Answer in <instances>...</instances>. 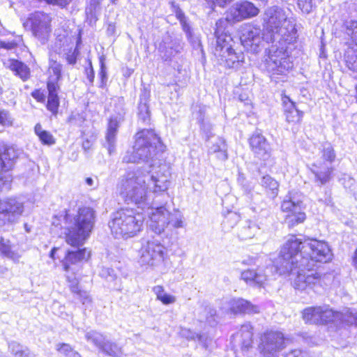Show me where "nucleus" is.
<instances>
[{
  "label": "nucleus",
  "instance_id": "nucleus-1",
  "mask_svg": "<svg viewBox=\"0 0 357 357\" xmlns=\"http://www.w3.org/2000/svg\"><path fill=\"white\" fill-rule=\"evenodd\" d=\"M264 39L267 43L278 42L280 47L273 45L269 49L266 65L268 69L276 74H282L291 68L287 59L286 47L282 43L291 44L298 38L296 24L289 18L284 9L278 6L267 8L264 15Z\"/></svg>",
  "mask_w": 357,
  "mask_h": 357
},
{
  "label": "nucleus",
  "instance_id": "nucleus-2",
  "mask_svg": "<svg viewBox=\"0 0 357 357\" xmlns=\"http://www.w3.org/2000/svg\"><path fill=\"white\" fill-rule=\"evenodd\" d=\"M309 238H298L296 235L287 236L280 254L275 261V267L280 274L295 272L297 275L294 280L295 289L303 291L312 284H321V279L316 274H303V266H310L312 261L305 257V243Z\"/></svg>",
  "mask_w": 357,
  "mask_h": 357
},
{
  "label": "nucleus",
  "instance_id": "nucleus-3",
  "mask_svg": "<svg viewBox=\"0 0 357 357\" xmlns=\"http://www.w3.org/2000/svg\"><path fill=\"white\" fill-rule=\"evenodd\" d=\"M149 188H151V184L146 183L144 172L140 169L126 173L119 185V193L124 201L133 203L142 208H150Z\"/></svg>",
  "mask_w": 357,
  "mask_h": 357
},
{
  "label": "nucleus",
  "instance_id": "nucleus-4",
  "mask_svg": "<svg viewBox=\"0 0 357 357\" xmlns=\"http://www.w3.org/2000/svg\"><path fill=\"white\" fill-rule=\"evenodd\" d=\"M135 137L132 151H127L123 158L124 162H149L165 151V146L160 138L152 129H143Z\"/></svg>",
  "mask_w": 357,
  "mask_h": 357
},
{
  "label": "nucleus",
  "instance_id": "nucleus-5",
  "mask_svg": "<svg viewBox=\"0 0 357 357\" xmlns=\"http://www.w3.org/2000/svg\"><path fill=\"white\" fill-rule=\"evenodd\" d=\"M227 26V21L225 19H219L215 23L214 35L216 45L214 55L220 65L228 68L238 69L244 63V55L242 52H237L234 50V41L226 32Z\"/></svg>",
  "mask_w": 357,
  "mask_h": 357
},
{
  "label": "nucleus",
  "instance_id": "nucleus-6",
  "mask_svg": "<svg viewBox=\"0 0 357 357\" xmlns=\"http://www.w3.org/2000/svg\"><path fill=\"white\" fill-rule=\"evenodd\" d=\"M65 220L68 224L66 242L73 247L82 245L93 227L94 211L89 207L79 208L77 215L72 217L67 213Z\"/></svg>",
  "mask_w": 357,
  "mask_h": 357
},
{
  "label": "nucleus",
  "instance_id": "nucleus-7",
  "mask_svg": "<svg viewBox=\"0 0 357 357\" xmlns=\"http://www.w3.org/2000/svg\"><path fill=\"white\" fill-rule=\"evenodd\" d=\"M144 216L132 208H121L112 214L109 227L115 238L135 236L142 228Z\"/></svg>",
  "mask_w": 357,
  "mask_h": 357
},
{
  "label": "nucleus",
  "instance_id": "nucleus-8",
  "mask_svg": "<svg viewBox=\"0 0 357 357\" xmlns=\"http://www.w3.org/2000/svg\"><path fill=\"white\" fill-rule=\"evenodd\" d=\"M305 247L307 248V253L305 257H308V260L312 261V264L310 266H303V274H316L321 279V284H316L307 287L309 289L317 288L318 286L322 287L326 284L325 280L326 275L321 276L318 273H314L313 268L315 266V264L317 261L319 262H327L331 259V252L328 245L324 241H317L316 239H308V241L305 243Z\"/></svg>",
  "mask_w": 357,
  "mask_h": 357
},
{
  "label": "nucleus",
  "instance_id": "nucleus-9",
  "mask_svg": "<svg viewBox=\"0 0 357 357\" xmlns=\"http://www.w3.org/2000/svg\"><path fill=\"white\" fill-rule=\"evenodd\" d=\"M321 158L312 164L311 172L315 176V182L319 185H325L332 178L333 167L331 163L335 160L336 155L330 144L323 145Z\"/></svg>",
  "mask_w": 357,
  "mask_h": 357
},
{
  "label": "nucleus",
  "instance_id": "nucleus-10",
  "mask_svg": "<svg viewBox=\"0 0 357 357\" xmlns=\"http://www.w3.org/2000/svg\"><path fill=\"white\" fill-rule=\"evenodd\" d=\"M306 322L316 324H326L333 322L338 325V317H341L340 312H335L328 306H319L306 308L303 314Z\"/></svg>",
  "mask_w": 357,
  "mask_h": 357
},
{
  "label": "nucleus",
  "instance_id": "nucleus-11",
  "mask_svg": "<svg viewBox=\"0 0 357 357\" xmlns=\"http://www.w3.org/2000/svg\"><path fill=\"white\" fill-rule=\"evenodd\" d=\"M283 333L278 331H270L264 333L261 338L259 349L264 357H275L285 347Z\"/></svg>",
  "mask_w": 357,
  "mask_h": 357
},
{
  "label": "nucleus",
  "instance_id": "nucleus-12",
  "mask_svg": "<svg viewBox=\"0 0 357 357\" xmlns=\"http://www.w3.org/2000/svg\"><path fill=\"white\" fill-rule=\"evenodd\" d=\"M281 210L286 213L284 223L289 228H292L302 223L305 220V213L303 211L302 202L296 200L289 196L281 204Z\"/></svg>",
  "mask_w": 357,
  "mask_h": 357
},
{
  "label": "nucleus",
  "instance_id": "nucleus-13",
  "mask_svg": "<svg viewBox=\"0 0 357 357\" xmlns=\"http://www.w3.org/2000/svg\"><path fill=\"white\" fill-rule=\"evenodd\" d=\"M142 265L155 266L163 260L164 247L156 241H148L142 248Z\"/></svg>",
  "mask_w": 357,
  "mask_h": 357
},
{
  "label": "nucleus",
  "instance_id": "nucleus-14",
  "mask_svg": "<svg viewBox=\"0 0 357 357\" xmlns=\"http://www.w3.org/2000/svg\"><path fill=\"white\" fill-rule=\"evenodd\" d=\"M253 327L250 323L241 325L239 331L231 337V343L235 352H247L252 348Z\"/></svg>",
  "mask_w": 357,
  "mask_h": 357
},
{
  "label": "nucleus",
  "instance_id": "nucleus-15",
  "mask_svg": "<svg viewBox=\"0 0 357 357\" xmlns=\"http://www.w3.org/2000/svg\"><path fill=\"white\" fill-rule=\"evenodd\" d=\"M29 21L33 35L44 43L51 32V17L46 13L36 12Z\"/></svg>",
  "mask_w": 357,
  "mask_h": 357
},
{
  "label": "nucleus",
  "instance_id": "nucleus-16",
  "mask_svg": "<svg viewBox=\"0 0 357 357\" xmlns=\"http://www.w3.org/2000/svg\"><path fill=\"white\" fill-rule=\"evenodd\" d=\"M183 45L181 37L173 36L166 33L159 44L158 51L164 61H171L174 56L181 53Z\"/></svg>",
  "mask_w": 357,
  "mask_h": 357
},
{
  "label": "nucleus",
  "instance_id": "nucleus-17",
  "mask_svg": "<svg viewBox=\"0 0 357 357\" xmlns=\"http://www.w3.org/2000/svg\"><path fill=\"white\" fill-rule=\"evenodd\" d=\"M259 9L250 1L236 3L229 8L227 17V24L229 21L240 22L244 19L255 17L258 15Z\"/></svg>",
  "mask_w": 357,
  "mask_h": 357
},
{
  "label": "nucleus",
  "instance_id": "nucleus-18",
  "mask_svg": "<svg viewBox=\"0 0 357 357\" xmlns=\"http://www.w3.org/2000/svg\"><path fill=\"white\" fill-rule=\"evenodd\" d=\"M241 31V42L244 47L250 49L251 51L257 52L261 42L265 41L264 33L257 26L245 24Z\"/></svg>",
  "mask_w": 357,
  "mask_h": 357
},
{
  "label": "nucleus",
  "instance_id": "nucleus-19",
  "mask_svg": "<svg viewBox=\"0 0 357 357\" xmlns=\"http://www.w3.org/2000/svg\"><path fill=\"white\" fill-rule=\"evenodd\" d=\"M24 211V206L16 199H7L0 201V215L8 222L18 220Z\"/></svg>",
  "mask_w": 357,
  "mask_h": 357
},
{
  "label": "nucleus",
  "instance_id": "nucleus-20",
  "mask_svg": "<svg viewBox=\"0 0 357 357\" xmlns=\"http://www.w3.org/2000/svg\"><path fill=\"white\" fill-rule=\"evenodd\" d=\"M169 211L165 206H152L149 213V228L154 233L160 234L168 227Z\"/></svg>",
  "mask_w": 357,
  "mask_h": 357
},
{
  "label": "nucleus",
  "instance_id": "nucleus-21",
  "mask_svg": "<svg viewBox=\"0 0 357 357\" xmlns=\"http://www.w3.org/2000/svg\"><path fill=\"white\" fill-rule=\"evenodd\" d=\"M124 120L123 114L119 113L109 119L103 146L107 149L109 155L116 152V135L121 123Z\"/></svg>",
  "mask_w": 357,
  "mask_h": 357
},
{
  "label": "nucleus",
  "instance_id": "nucleus-22",
  "mask_svg": "<svg viewBox=\"0 0 357 357\" xmlns=\"http://www.w3.org/2000/svg\"><path fill=\"white\" fill-rule=\"evenodd\" d=\"M18 155V151L12 146L0 147V177L11 175L9 172L13 168Z\"/></svg>",
  "mask_w": 357,
  "mask_h": 357
},
{
  "label": "nucleus",
  "instance_id": "nucleus-23",
  "mask_svg": "<svg viewBox=\"0 0 357 357\" xmlns=\"http://www.w3.org/2000/svg\"><path fill=\"white\" fill-rule=\"evenodd\" d=\"M162 167H160V171L151 173L150 171L144 172V176L146 177V183H150L151 188L153 193L165 192L169 184L168 176L165 173H161Z\"/></svg>",
  "mask_w": 357,
  "mask_h": 357
},
{
  "label": "nucleus",
  "instance_id": "nucleus-24",
  "mask_svg": "<svg viewBox=\"0 0 357 357\" xmlns=\"http://www.w3.org/2000/svg\"><path fill=\"white\" fill-rule=\"evenodd\" d=\"M249 144L256 157L266 160L270 156V144L261 133L255 132L249 139Z\"/></svg>",
  "mask_w": 357,
  "mask_h": 357
},
{
  "label": "nucleus",
  "instance_id": "nucleus-25",
  "mask_svg": "<svg viewBox=\"0 0 357 357\" xmlns=\"http://www.w3.org/2000/svg\"><path fill=\"white\" fill-rule=\"evenodd\" d=\"M171 4L172 11L175 13L176 18L179 20L182 29L185 33L189 42L194 46V47H199L201 45L200 40L198 37L195 36L192 33L191 26L184 13L174 2H172Z\"/></svg>",
  "mask_w": 357,
  "mask_h": 357
},
{
  "label": "nucleus",
  "instance_id": "nucleus-26",
  "mask_svg": "<svg viewBox=\"0 0 357 357\" xmlns=\"http://www.w3.org/2000/svg\"><path fill=\"white\" fill-rule=\"evenodd\" d=\"M89 257V252H87L85 248L68 251L65 258L61 261L63 270L66 272L75 271L74 266H76L82 260L88 259Z\"/></svg>",
  "mask_w": 357,
  "mask_h": 357
},
{
  "label": "nucleus",
  "instance_id": "nucleus-27",
  "mask_svg": "<svg viewBox=\"0 0 357 357\" xmlns=\"http://www.w3.org/2000/svg\"><path fill=\"white\" fill-rule=\"evenodd\" d=\"M241 279L250 285L261 287L266 281L267 275L261 268L248 269L241 273Z\"/></svg>",
  "mask_w": 357,
  "mask_h": 357
},
{
  "label": "nucleus",
  "instance_id": "nucleus-28",
  "mask_svg": "<svg viewBox=\"0 0 357 357\" xmlns=\"http://www.w3.org/2000/svg\"><path fill=\"white\" fill-rule=\"evenodd\" d=\"M15 248V245L11 243L10 240L3 237L0 238V255L17 264L21 258V255Z\"/></svg>",
  "mask_w": 357,
  "mask_h": 357
},
{
  "label": "nucleus",
  "instance_id": "nucleus-29",
  "mask_svg": "<svg viewBox=\"0 0 357 357\" xmlns=\"http://www.w3.org/2000/svg\"><path fill=\"white\" fill-rule=\"evenodd\" d=\"M59 86L55 82H47L48 98L47 108L54 114H57L59 106Z\"/></svg>",
  "mask_w": 357,
  "mask_h": 357
},
{
  "label": "nucleus",
  "instance_id": "nucleus-30",
  "mask_svg": "<svg viewBox=\"0 0 357 357\" xmlns=\"http://www.w3.org/2000/svg\"><path fill=\"white\" fill-rule=\"evenodd\" d=\"M210 154H215L216 158L222 161L228 159L227 145L223 138L218 137L208 149Z\"/></svg>",
  "mask_w": 357,
  "mask_h": 357
},
{
  "label": "nucleus",
  "instance_id": "nucleus-31",
  "mask_svg": "<svg viewBox=\"0 0 357 357\" xmlns=\"http://www.w3.org/2000/svg\"><path fill=\"white\" fill-rule=\"evenodd\" d=\"M231 310L234 313H257L259 308L257 306L251 304L243 298L235 299L231 303Z\"/></svg>",
  "mask_w": 357,
  "mask_h": 357
},
{
  "label": "nucleus",
  "instance_id": "nucleus-32",
  "mask_svg": "<svg viewBox=\"0 0 357 357\" xmlns=\"http://www.w3.org/2000/svg\"><path fill=\"white\" fill-rule=\"evenodd\" d=\"M148 96L144 94L140 96L138 105V117L139 121L144 125H148L151 121V112L148 105Z\"/></svg>",
  "mask_w": 357,
  "mask_h": 357
},
{
  "label": "nucleus",
  "instance_id": "nucleus-33",
  "mask_svg": "<svg viewBox=\"0 0 357 357\" xmlns=\"http://www.w3.org/2000/svg\"><path fill=\"white\" fill-rule=\"evenodd\" d=\"M259 227L250 220H245L241 223L238 229V236L241 240L252 238L258 231Z\"/></svg>",
  "mask_w": 357,
  "mask_h": 357
},
{
  "label": "nucleus",
  "instance_id": "nucleus-34",
  "mask_svg": "<svg viewBox=\"0 0 357 357\" xmlns=\"http://www.w3.org/2000/svg\"><path fill=\"white\" fill-rule=\"evenodd\" d=\"M8 67L15 73L23 81H26L29 78V68L22 62L17 60L12 59L8 61Z\"/></svg>",
  "mask_w": 357,
  "mask_h": 357
},
{
  "label": "nucleus",
  "instance_id": "nucleus-35",
  "mask_svg": "<svg viewBox=\"0 0 357 357\" xmlns=\"http://www.w3.org/2000/svg\"><path fill=\"white\" fill-rule=\"evenodd\" d=\"M260 184L266 190V193L273 198L278 195L279 183L271 176H264L261 179Z\"/></svg>",
  "mask_w": 357,
  "mask_h": 357
},
{
  "label": "nucleus",
  "instance_id": "nucleus-36",
  "mask_svg": "<svg viewBox=\"0 0 357 357\" xmlns=\"http://www.w3.org/2000/svg\"><path fill=\"white\" fill-rule=\"evenodd\" d=\"M8 349L15 357H36L28 347L15 341L8 344Z\"/></svg>",
  "mask_w": 357,
  "mask_h": 357
},
{
  "label": "nucleus",
  "instance_id": "nucleus-37",
  "mask_svg": "<svg viewBox=\"0 0 357 357\" xmlns=\"http://www.w3.org/2000/svg\"><path fill=\"white\" fill-rule=\"evenodd\" d=\"M284 114L287 121L292 123H299L303 116V112L298 110L293 102L285 106Z\"/></svg>",
  "mask_w": 357,
  "mask_h": 357
},
{
  "label": "nucleus",
  "instance_id": "nucleus-38",
  "mask_svg": "<svg viewBox=\"0 0 357 357\" xmlns=\"http://www.w3.org/2000/svg\"><path fill=\"white\" fill-rule=\"evenodd\" d=\"M338 317V325L345 324L357 327V311L354 309H347L340 312Z\"/></svg>",
  "mask_w": 357,
  "mask_h": 357
},
{
  "label": "nucleus",
  "instance_id": "nucleus-39",
  "mask_svg": "<svg viewBox=\"0 0 357 357\" xmlns=\"http://www.w3.org/2000/svg\"><path fill=\"white\" fill-rule=\"evenodd\" d=\"M153 291L156 295L157 299L160 300L163 304L168 305L176 301L175 297L166 294L163 287L160 285L154 287Z\"/></svg>",
  "mask_w": 357,
  "mask_h": 357
},
{
  "label": "nucleus",
  "instance_id": "nucleus-40",
  "mask_svg": "<svg viewBox=\"0 0 357 357\" xmlns=\"http://www.w3.org/2000/svg\"><path fill=\"white\" fill-rule=\"evenodd\" d=\"M168 227L172 228H181L183 227V215L178 211L169 212L168 214Z\"/></svg>",
  "mask_w": 357,
  "mask_h": 357
},
{
  "label": "nucleus",
  "instance_id": "nucleus-41",
  "mask_svg": "<svg viewBox=\"0 0 357 357\" xmlns=\"http://www.w3.org/2000/svg\"><path fill=\"white\" fill-rule=\"evenodd\" d=\"M103 352L111 356H117L121 353V349L116 343L104 341L100 349Z\"/></svg>",
  "mask_w": 357,
  "mask_h": 357
},
{
  "label": "nucleus",
  "instance_id": "nucleus-42",
  "mask_svg": "<svg viewBox=\"0 0 357 357\" xmlns=\"http://www.w3.org/2000/svg\"><path fill=\"white\" fill-rule=\"evenodd\" d=\"M181 334L183 337H185L188 340H197L199 342L202 344L203 347L205 349L208 348V344L206 343L207 337H206L204 335L196 334L186 328L182 329L181 331Z\"/></svg>",
  "mask_w": 357,
  "mask_h": 357
},
{
  "label": "nucleus",
  "instance_id": "nucleus-43",
  "mask_svg": "<svg viewBox=\"0 0 357 357\" xmlns=\"http://www.w3.org/2000/svg\"><path fill=\"white\" fill-rule=\"evenodd\" d=\"M85 337L88 342L93 343L97 347L100 349L105 341L103 335L95 331H91L85 334Z\"/></svg>",
  "mask_w": 357,
  "mask_h": 357
},
{
  "label": "nucleus",
  "instance_id": "nucleus-44",
  "mask_svg": "<svg viewBox=\"0 0 357 357\" xmlns=\"http://www.w3.org/2000/svg\"><path fill=\"white\" fill-rule=\"evenodd\" d=\"M240 220V216L235 212H229L225 217L222 225L225 228H233Z\"/></svg>",
  "mask_w": 357,
  "mask_h": 357
},
{
  "label": "nucleus",
  "instance_id": "nucleus-45",
  "mask_svg": "<svg viewBox=\"0 0 357 357\" xmlns=\"http://www.w3.org/2000/svg\"><path fill=\"white\" fill-rule=\"evenodd\" d=\"M347 33L357 45V20H351L347 25Z\"/></svg>",
  "mask_w": 357,
  "mask_h": 357
},
{
  "label": "nucleus",
  "instance_id": "nucleus-46",
  "mask_svg": "<svg viewBox=\"0 0 357 357\" xmlns=\"http://www.w3.org/2000/svg\"><path fill=\"white\" fill-rule=\"evenodd\" d=\"M100 69L98 73V77L100 79V88H104L106 85L107 81V68L105 66V64L104 63L103 59H100Z\"/></svg>",
  "mask_w": 357,
  "mask_h": 357
},
{
  "label": "nucleus",
  "instance_id": "nucleus-47",
  "mask_svg": "<svg viewBox=\"0 0 357 357\" xmlns=\"http://www.w3.org/2000/svg\"><path fill=\"white\" fill-rule=\"evenodd\" d=\"M65 54L66 59L69 64L74 65L76 63L77 56L79 54V51L77 47L74 49H73V47L69 48Z\"/></svg>",
  "mask_w": 357,
  "mask_h": 357
},
{
  "label": "nucleus",
  "instance_id": "nucleus-48",
  "mask_svg": "<svg viewBox=\"0 0 357 357\" xmlns=\"http://www.w3.org/2000/svg\"><path fill=\"white\" fill-rule=\"evenodd\" d=\"M100 275L109 282L114 281L116 278L114 269L108 267H103L100 272Z\"/></svg>",
  "mask_w": 357,
  "mask_h": 357
},
{
  "label": "nucleus",
  "instance_id": "nucleus-49",
  "mask_svg": "<svg viewBox=\"0 0 357 357\" xmlns=\"http://www.w3.org/2000/svg\"><path fill=\"white\" fill-rule=\"evenodd\" d=\"M13 123V119L10 113L5 109L0 110V125L10 126Z\"/></svg>",
  "mask_w": 357,
  "mask_h": 357
},
{
  "label": "nucleus",
  "instance_id": "nucleus-50",
  "mask_svg": "<svg viewBox=\"0 0 357 357\" xmlns=\"http://www.w3.org/2000/svg\"><path fill=\"white\" fill-rule=\"evenodd\" d=\"M237 181L238 183L243 187L245 192L250 193L252 190L253 185L246 180L243 174H238Z\"/></svg>",
  "mask_w": 357,
  "mask_h": 357
},
{
  "label": "nucleus",
  "instance_id": "nucleus-51",
  "mask_svg": "<svg viewBox=\"0 0 357 357\" xmlns=\"http://www.w3.org/2000/svg\"><path fill=\"white\" fill-rule=\"evenodd\" d=\"M51 69L55 77L50 79L48 82H55L56 84H58V81L61 77L62 66L57 62H54L52 66Z\"/></svg>",
  "mask_w": 357,
  "mask_h": 357
},
{
  "label": "nucleus",
  "instance_id": "nucleus-52",
  "mask_svg": "<svg viewBox=\"0 0 357 357\" xmlns=\"http://www.w3.org/2000/svg\"><path fill=\"white\" fill-rule=\"evenodd\" d=\"M67 280L70 283L69 287L73 293L79 294L80 296L86 294V292L82 291L79 289L77 280L75 278L71 279L69 276H67Z\"/></svg>",
  "mask_w": 357,
  "mask_h": 357
},
{
  "label": "nucleus",
  "instance_id": "nucleus-53",
  "mask_svg": "<svg viewBox=\"0 0 357 357\" xmlns=\"http://www.w3.org/2000/svg\"><path fill=\"white\" fill-rule=\"evenodd\" d=\"M13 176L10 174H6L4 176L0 177V191L3 190H9Z\"/></svg>",
  "mask_w": 357,
  "mask_h": 357
},
{
  "label": "nucleus",
  "instance_id": "nucleus-54",
  "mask_svg": "<svg viewBox=\"0 0 357 357\" xmlns=\"http://www.w3.org/2000/svg\"><path fill=\"white\" fill-rule=\"evenodd\" d=\"M38 137L43 144L52 145L55 144V139L53 135L50 132L45 131Z\"/></svg>",
  "mask_w": 357,
  "mask_h": 357
},
{
  "label": "nucleus",
  "instance_id": "nucleus-55",
  "mask_svg": "<svg viewBox=\"0 0 357 357\" xmlns=\"http://www.w3.org/2000/svg\"><path fill=\"white\" fill-rule=\"evenodd\" d=\"M299 8L305 13H309L312 10V0H298Z\"/></svg>",
  "mask_w": 357,
  "mask_h": 357
},
{
  "label": "nucleus",
  "instance_id": "nucleus-56",
  "mask_svg": "<svg viewBox=\"0 0 357 357\" xmlns=\"http://www.w3.org/2000/svg\"><path fill=\"white\" fill-rule=\"evenodd\" d=\"M85 75L86 79H88L89 84L93 85L95 79V73L92 66V63L90 61L89 63V67L85 68Z\"/></svg>",
  "mask_w": 357,
  "mask_h": 357
},
{
  "label": "nucleus",
  "instance_id": "nucleus-57",
  "mask_svg": "<svg viewBox=\"0 0 357 357\" xmlns=\"http://www.w3.org/2000/svg\"><path fill=\"white\" fill-rule=\"evenodd\" d=\"M205 310L206 312V320L209 323L214 321L215 317L216 316V310L210 306L206 307Z\"/></svg>",
  "mask_w": 357,
  "mask_h": 357
},
{
  "label": "nucleus",
  "instance_id": "nucleus-58",
  "mask_svg": "<svg viewBox=\"0 0 357 357\" xmlns=\"http://www.w3.org/2000/svg\"><path fill=\"white\" fill-rule=\"evenodd\" d=\"M72 349L71 346L68 344L62 343L57 345V350L66 356H68Z\"/></svg>",
  "mask_w": 357,
  "mask_h": 357
},
{
  "label": "nucleus",
  "instance_id": "nucleus-59",
  "mask_svg": "<svg viewBox=\"0 0 357 357\" xmlns=\"http://www.w3.org/2000/svg\"><path fill=\"white\" fill-rule=\"evenodd\" d=\"M232 0H206L208 3L212 4V6H218L219 7H225Z\"/></svg>",
  "mask_w": 357,
  "mask_h": 357
},
{
  "label": "nucleus",
  "instance_id": "nucleus-60",
  "mask_svg": "<svg viewBox=\"0 0 357 357\" xmlns=\"http://www.w3.org/2000/svg\"><path fill=\"white\" fill-rule=\"evenodd\" d=\"M100 4V0H91L90 6L88 8L89 12L92 13L93 12H96V9L98 8Z\"/></svg>",
  "mask_w": 357,
  "mask_h": 357
},
{
  "label": "nucleus",
  "instance_id": "nucleus-61",
  "mask_svg": "<svg viewBox=\"0 0 357 357\" xmlns=\"http://www.w3.org/2000/svg\"><path fill=\"white\" fill-rule=\"evenodd\" d=\"M304 353L301 350H293L287 353L285 357H303Z\"/></svg>",
  "mask_w": 357,
  "mask_h": 357
},
{
  "label": "nucleus",
  "instance_id": "nucleus-62",
  "mask_svg": "<svg viewBox=\"0 0 357 357\" xmlns=\"http://www.w3.org/2000/svg\"><path fill=\"white\" fill-rule=\"evenodd\" d=\"M46 1L50 3H54L64 6L68 4L71 1V0H46Z\"/></svg>",
  "mask_w": 357,
  "mask_h": 357
},
{
  "label": "nucleus",
  "instance_id": "nucleus-63",
  "mask_svg": "<svg viewBox=\"0 0 357 357\" xmlns=\"http://www.w3.org/2000/svg\"><path fill=\"white\" fill-rule=\"evenodd\" d=\"M35 132L38 137H40L45 130L42 128L40 123H37L35 126Z\"/></svg>",
  "mask_w": 357,
  "mask_h": 357
},
{
  "label": "nucleus",
  "instance_id": "nucleus-64",
  "mask_svg": "<svg viewBox=\"0 0 357 357\" xmlns=\"http://www.w3.org/2000/svg\"><path fill=\"white\" fill-rule=\"evenodd\" d=\"M31 96L38 100H40L43 96V94L38 90L33 91Z\"/></svg>",
  "mask_w": 357,
  "mask_h": 357
}]
</instances>
